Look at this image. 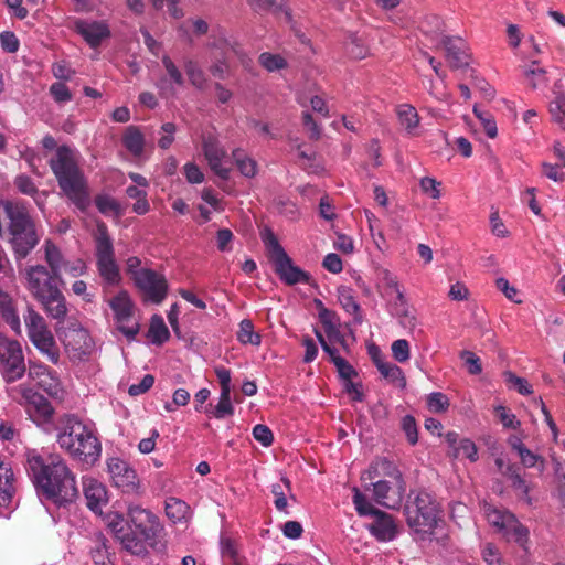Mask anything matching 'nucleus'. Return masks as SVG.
<instances>
[{
	"mask_svg": "<svg viewBox=\"0 0 565 565\" xmlns=\"http://www.w3.org/2000/svg\"><path fill=\"white\" fill-rule=\"evenodd\" d=\"M362 478L370 481L381 478H388L390 481L404 480L398 467L385 457L372 461Z\"/></svg>",
	"mask_w": 565,
	"mask_h": 565,
	"instance_id": "obj_21",
	"label": "nucleus"
},
{
	"mask_svg": "<svg viewBox=\"0 0 565 565\" xmlns=\"http://www.w3.org/2000/svg\"><path fill=\"white\" fill-rule=\"evenodd\" d=\"M45 374V376L38 381L39 386L43 388V391H45L50 396H58L62 392L60 379L56 376L53 370Z\"/></svg>",
	"mask_w": 565,
	"mask_h": 565,
	"instance_id": "obj_48",
	"label": "nucleus"
},
{
	"mask_svg": "<svg viewBox=\"0 0 565 565\" xmlns=\"http://www.w3.org/2000/svg\"><path fill=\"white\" fill-rule=\"evenodd\" d=\"M107 467L115 487L126 493H132L137 490V473L128 462L119 458H110Z\"/></svg>",
	"mask_w": 565,
	"mask_h": 565,
	"instance_id": "obj_19",
	"label": "nucleus"
},
{
	"mask_svg": "<svg viewBox=\"0 0 565 565\" xmlns=\"http://www.w3.org/2000/svg\"><path fill=\"white\" fill-rule=\"evenodd\" d=\"M183 66L191 85L200 90L204 89L207 79L200 64L193 58H186L183 62Z\"/></svg>",
	"mask_w": 565,
	"mask_h": 565,
	"instance_id": "obj_34",
	"label": "nucleus"
},
{
	"mask_svg": "<svg viewBox=\"0 0 565 565\" xmlns=\"http://www.w3.org/2000/svg\"><path fill=\"white\" fill-rule=\"evenodd\" d=\"M4 215L9 221V244L15 259H24L40 242L34 220L22 202L6 201Z\"/></svg>",
	"mask_w": 565,
	"mask_h": 565,
	"instance_id": "obj_5",
	"label": "nucleus"
},
{
	"mask_svg": "<svg viewBox=\"0 0 565 565\" xmlns=\"http://www.w3.org/2000/svg\"><path fill=\"white\" fill-rule=\"evenodd\" d=\"M99 230L100 235L96 239L97 269L105 281L117 285L120 281V274L115 260L113 243L104 224Z\"/></svg>",
	"mask_w": 565,
	"mask_h": 565,
	"instance_id": "obj_12",
	"label": "nucleus"
},
{
	"mask_svg": "<svg viewBox=\"0 0 565 565\" xmlns=\"http://www.w3.org/2000/svg\"><path fill=\"white\" fill-rule=\"evenodd\" d=\"M402 429L411 445H416L418 441V431L416 420L412 415H406L402 419Z\"/></svg>",
	"mask_w": 565,
	"mask_h": 565,
	"instance_id": "obj_55",
	"label": "nucleus"
},
{
	"mask_svg": "<svg viewBox=\"0 0 565 565\" xmlns=\"http://www.w3.org/2000/svg\"><path fill=\"white\" fill-rule=\"evenodd\" d=\"M166 514L173 523H180L186 520L190 507L183 500L169 498L166 501Z\"/></svg>",
	"mask_w": 565,
	"mask_h": 565,
	"instance_id": "obj_35",
	"label": "nucleus"
},
{
	"mask_svg": "<svg viewBox=\"0 0 565 565\" xmlns=\"http://www.w3.org/2000/svg\"><path fill=\"white\" fill-rule=\"evenodd\" d=\"M233 160L236 163L239 172L246 178H253L257 173V163L254 159L246 156L242 149H234L232 151Z\"/></svg>",
	"mask_w": 565,
	"mask_h": 565,
	"instance_id": "obj_38",
	"label": "nucleus"
},
{
	"mask_svg": "<svg viewBox=\"0 0 565 565\" xmlns=\"http://www.w3.org/2000/svg\"><path fill=\"white\" fill-rule=\"evenodd\" d=\"M136 286L154 303H161L167 296L168 282L157 271L142 268L135 274Z\"/></svg>",
	"mask_w": 565,
	"mask_h": 565,
	"instance_id": "obj_16",
	"label": "nucleus"
},
{
	"mask_svg": "<svg viewBox=\"0 0 565 565\" xmlns=\"http://www.w3.org/2000/svg\"><path fill=\"white\" fill-rule=\"evenodd\" d=\"M552 119L563 125L565 122V95H557L548 107Z\"/></svg>",
	"mask_w": 565,
	"mask_h": 565,
	"instance_id": "obj_52",
	"label": "nucleus"
},
{
	"mask_svg": "<svg viewBox=\"0 0 565 565\" xmlns=\"http://www.w3.org/2000/svg\"><path fill=\"white\" fill-rule=\"evenodd\" d=\"M507 383L511 384L520 394L530 395L532 393L531 385L523 377H519L512 372L504 373Z\"/></svg>",
	"mask_w": 565,
	"mask_h": 565,
	"instance_id": "obj_60",
	"label": "nucleus"
},
{
	"mask_svg": "<svg viewBox=\"0 0 565 565\" xmlns=\"http://www.w3.org/2000/svg\"><path fill=\"white\" fill-rule=\"evenodd\" d=\"M258 62L268 72L279 71L287 66V62L281 55L268 52L262 53Z\"/></svg>",
	"mask_w": 565,
	"mask_h": 565,
	"instance_id": "obj_47",
	"label": "nucleus"
},
{
	"mask_svg": "<svg viewBox=\"0 0 565 565\" xmlns=\"http://www.w3.org/2000/svg\"><path fill=\"white\" fill-rule=\"evenodd\" d=\"M512 447L518 451L521 462L526 468H533L539 466V470H544V459L535 454H533L525 445L516 440L512 444Z\"/></svg>",
	"mask_w": 565,
	"mask_h": 565,
	"instance_id": "obj_39",
	"label": "nucleus"
},
{
	"mask_svg": "<svg viewBox=\"0 0 565 565\" xmlns=\"http://www.w3.org/2000/svg\"><path fill=\"white\" fill-rule=\"evenodd\" d=\"M210 46L212 49H216L221 51V57L228 58L231 54L241 56L242 49L241 45L226 36V33L223 29H220L217 34L213 35V41Z\"/></svg>",
	"mask_w": 565,
	"mask_h": 565,
	"instance_id": "obj_30",
	"label": "nucleus"
},
{
	"mask_svg": "<svg viewBox=\"0 0 565 565\" xmlns=\"http://www.w3.org/2000/svg\"><path fill=\"white\" fill-rule=\"evenodd\" d=\"M0 43L3 51L15 53L19 50L20 42L17 35L10 31H3L0 34Z\"/></svg>",
	"mask_w": 565,
	"mask_h": 565,
	"instance_id": "obj_63",
	"label": "nucleus"
},
{
	"mask_svg": "<svg viewBox=\"0 0 565 565\" xmlns=\"http://www.w3.org/2000/svg\"><path fill=\"white\" fill-rule=\"evenodd\" d=\"M56 441L73 459L94 465L100 457L102 445L94 430L73 414L63 415L56 426Z\"/></svg>",
	"mask_w": 565,
	"mask_h": 565,
	"instance_id": "obj_4",
	"label": "nucleus"
},
{
	"mask_svg": "<svg viewBox=\"0 0 565 565\" xmlns=\"http://www.w3.org/2000/svg\"><path fill=\"white\" fill-rule=\"evenodd\" d=\"M122 143L125 148L135 157L142 154L145 149V137L140 129L136 126L126 128L122 136Z\"/></svg>",
	"mask_w": 565,
	"mask_h": 565,
	"instance_id": "obj_31",
	"label": "nucleus"
},
{
	"mask_svg": "<svg viewBox=\"0 0 565 565\" xmlns=\"http://www.w3.org/2000/svg\"><path fill=\"white\" fill-rule=\"evenodd\" d=\"M338 301L345 312L353 316L356 323L363 322V315L360 305L355 299V295L352 288L348 286H340L337 289Z\"/></svg>",
	"mask_w": 565,
	"mask_h": 565,
	"instance_id": "obj_26",
	"label": "nucleus"
},
{
	"mask_svg": "<svg viewBox=\"0 0 565 565\" xmlns=\"http://www.w3.org/2000/svg\"><path fill=\"white\" fill-rule=\"evenodd\" d=\"M129 532H135L136 536L147 546H151L158 552L166 550V545L158 541L163 531L159 518L152 512L140 508L139 505L128 507Z\"/></svg>",
	"mask_w": 565,
	"mask_h": 565,
	"instance_id": "obj_8",
	"label": "nucleus"
},
{
	"mask_svg": "<svg viewBox=\"0 0 565 565\" xmlns=\"http://www.w3.org/2000/svg\"><path fill=\"white\" fill-rule=\"evenodd\" d=\"M404 514L409 529L418 534H430L440 519V508L430 493L412 491L404 505Z\"/></svg>",
	"mask_w": 565,
	"mask_h": 565,
	"instance_id": "obj_6",
	"label": "nucleus"
},
{
	"mask_svg": "<svg viewBox=\"0 0 565 565\" xmlns=\"http://www.w3.org/2000/svg\"><path fill=\"white\" fill-rule=\"evenodd\" d=\"M460 358L468 366V372L472 375H478L482 372L481 360L471 351H462Z\"/></svg>",
	"mask_w": 565,
	"mask_h": 565,
	"instance_id": "obj_61",
	"label": "nucleus"
},
{
	"mask_svg": "<svg viewBox=\"0 0 565 565\" xmlns=\"http://www.w3.org/2000/svg\"><path fill=\"white\" fill-rule=\"evenodd\" d=\"M24 286L30 295L42 306L45 313L64 322L68 309L66 298L58 287L62 278L54 276L44 265H30L23 271Z\"/></svg>",
	"mask_w": 565,
	"mask_h": 565,
	"instance_id": "obj_3",
	"label": "nucleus"
},
{
	"mask_svg": "<svg viewBox=\"0 0 565 565\" xmlns=\"http://www.w3.org/2000/svg\"><path fill=\"white\" fill-rule=\"evenodd\" d=\"M482 558L488 565H500L502 561L498 547L492 543H487L483 546Z\"/></svg>",
	"mask_w": 565,
	"mask_h": 565,
	"instance_id": "obj_64",
	"label": "nucleus"
},
{
	"mask_svg": "<svg viewBox=\"0 0 565 565\" xmlns=\"http://www.w3.org/2000/svg\"><path fill=\"white\" fill-rule=\"evenodd\" d=\"M392 354L394 359L404 363L409 359V343L405 339H398L392 343Z\"/></svg>",
	"mask_w": 565,
	"mask_h": 565,
	"instance_id": "obj_56",
	"label": "nucleus"
},
{
	"mask_svg": "<svg viewBox=\"0 0 565 565\" xmlns=\"http://www.w3.org/2000/svg\"><path fill=\"white\" fill-rule=\"evenodd\" d=\"M30 341L46 361L55 365L58 364L60 349L51 330L30 338Z\"/></svg>",
	"mask_w": 565,
	"mask_h": 565,
	"instance_id": "obj_24",
	"label": "nucleus"
},
{
	"mask_svg": "<svg viewBox=\"0 0 565 565\" xmlns=\"http://www.w3.org/2000/svg\"><path fill=\"white\" fill-rule=\"evenodd\" d=\"M42 146L47 150L56 148L55 154L50 159L49 164L58 188L81 212H85L90 205V191L73 150L65 145L57 147L56 140L51 135L43 137Z\"/></svg>",
	"mask_w": 565,
	"mask_h": 565,
	"instance_id": "obj_2",
	"label": "nucleus"
},
{
	"mask_svg": "<svg viewBox=\"0 0 565 565\" xmlns=\"http://www.w3.org/2000/svg\"><path fill=\"white\" fill-rule=\"evenodd\" d=\"M148 335L151 339V342L157 345H161L169 340L170 332L161 316H152Z\"/></svg>",
	"mask_w": 565,
	"mask_h": 565,
	"instance_id": "obj_37",
	"label": "nucleus"
},
{
	"mask_svg": "<svg viewBox=\"0 0 565 565\" xmlns=\"http://www.w3.org/2000/svg\"><path fill=\"white\" fill-rule=\"evenodd\" d=\"M249 6L256 12H273L275 15L284 14L288 23L292 22L291 9L287 7V0H248Z\"/></svg>",
	"mask_w": 565,
	"mask_h": 565,
	"instance_id": "obj_27",
	"label": "nucleus"
},
{
	"mask_svg": "<svg viewBox=\"0 0 565 565\" xmlns=\"http://www.w3.org/2000/svg\"><path fill=\"white\" fill-rule=\"evenodd\" d=\"M83 491L87 507L95 513H102V508L108 501L106 487L96 479L84 478Z\"/></svg>",
	"mask_w": 565,
	"mask_h": 565,
	"instance_id": "obj_23",
	"label": "nucleus"
},
{
	"mask_svg": "<svg viewBox=\"0 0 565 565\" xmlns=\"http://www.w3.org/2000/svg\"><path fill=\"white\" fill-rule=\"evenodd\" d=\"M523 75L532 88H537L547 83L546 71L539 66L537 61H533L529 66H523Z\"/></svg>",
	"mask_w": 565,
	"mask_h": 565,
	"instance_id": "obj_42",
	"label": "nucleus"
},
{
	"mask_svg": "<svg viewBox=\"0 0 565 565\" xmlns=\"http://www.w3.org/2000/svg\"><path fill=\"white\" fill-rule=\"evenodd\" d=\"M44 260L47 264V269L54 276L62 278L63 266H65L66 258L64 257L60 247L51 239H45L43 244Z\"/></svg>",
	"mask_w": 565,
	"mask_h": 565,
	"instance_id": "obj_25",
	"label": "nucleus"
},
{
	"mask_svg": "<svg viewBox=\"0 0 565 565\" xmlns=\"http://www.w3.org/2000/svg\"><path fill=\"white\" fill-rule=\"evenodd\" d=\"M161 62L171 82L178 86H183L185 83L183 74L172 58L169 55H163Z\"/></svg>",
	"mask_w": 565,
	"mask_h": 565,
	"instance_id": "obj_51",
	"label": "nucleus"
},
{
	"mask_svg": "<svg viewBox=\"0 0 565 565\" xmlns=\"http://www.w3.org/2000/svg\"><path fill=\"white\" fill-rule=\"evenodd\" d=\"M427 405L431 412L443 413L447 411L449 406V399L445 394L440 392H435L428 395Z\"/></svg>",
	"mask_w": 565,
	"mask_h": 565,
	"instance_id": "obj_53",
	"label": "nucleus"
},
{
	"mask_svg": "<svg viewBox=\"0 0 565 565\" xmlns=\"http://www.w3.org/2000/svg\"><path fill=\"white\" fill-rule=\"evenodd\" d=\"M236 335L237 340L242 344H252L258 347L262 343V335L254 331L253 321L249 319H243L239 322V328Z\"/></svg>",
	"mask_w": 565,
	"mask_h": 565,
	"instance_id": "obj_40",
	"label": "nucleus"
},
{
	"mask_svg": "<svg viewBox=\"0 0 565 565\" xmlns=\"http://www.w3.org/2000/svg\"><path fill=\"white\" fill-rule=\"evenodd\" d=\"M371 484L373 487V498L377 504L387 509H397L402 504L406 491L405 480L379 479L373 480Z\"/></svg>",
	"mask_w": 565,
	"mask_h": 565,
	"instance_id": "obj_15",
	"label": "nucleus"
},
{
	"mask_svg": "<svg viewBox=\"0 0 565 565\" xmlns=\"http://www.w3.org/2000/svg\"><path fill=\"white\" fill-rule=\"evenodd\" d=\"M108 541L103 534H97L95 545L90 548L95 565H115V553L109 551Z\"/></svg>",
	"mask_w": 565,
	"mask_h": 565,
	"instance_id": "obj_29",
	"label": "nucleus"
},
{
	"mask_svg": "<svg viewBox=\"0 0 565 565\" xmlns=\"http://www.w3.org/2000/svg\"><path fill=\"white\" fill-rule=\"evenodd\" d=\"M23 320L29 339L50 330L44 318L38 311H35L32 306L26 307V311L23 313Z\"/></svg>",
	"mask_w": 565,
	"mask_h": 565,
	"instance_id": "obj_32",
	"label": "nucleus"
},
{
	"mask_svg": "<svg viewBox=\"0 0 565 565\" xmlns=\"http://www.w3.org/2000/svg\"><path fill=\"white\" fill-rule=\"evenodd\" d=\"M202 149L210 169L222 180H228L231 168L224 164L227 152L214 135L203 136Z\"/></svg>",
	"mask_w": 565,
	"mask_h": 565,
	"instance_id": "obj_18",
	"label": "nucleus"
},
{
	"mask_svg": "<svg viewBox=\"0 0 565 565\" xmlns=\"http://www.w3.org/2000/svg\"><path fill=\"white\" fill-rule=\"evenodd\" d=\"M398 120L401 126L412 132L419 124V117L415 107L411 105H402L397 110Z\"/></svg>",
	"mask_w": 565,
	"mask_h": 565,
	"instance_id": "obj_44",
	"label": "nucleus"
},
{
	"mask_svg": "<svg viewBox=\"0 0 565 565\" xmlns=\"http://www.w3.org/2000/svg\"><path fill=\"white\" fill-rule=\"evenodd\" d=\"M109 307L114 311L118 330L125 334L128 340L135 339L139 332V324L137 322L129 324L134 313V303L129 294L126 290L119 291L109 300Z\"/></svg>",
	"mask_w": 565,
	"mask_h": 565,
	"instance_id": "obj_14",
	"label": "nucleus"
},
{
	"mask_svg": "<svg viewBox=\"0 0 565 565\" xmlns=\"http://www.w3.org/2000/svg\"><path fill=\"white\" fill-rule=\"evenodd\" d=\"M253 436L264 447L270 446L274 441L273 431L266 425L257 424L253 428Z\"/></svg>",
	"mask_w": 565,
	"mask_h": 565,
	"instance_id": "obj_62",
	"label": "nucleus"
},
{
	"mask_svg": "<svg viewBox=\"0 0 565 565\" xmlns=\"http://www.w3.org/2000/svg\"><path fill=\"white\" fill-rule=\"evenodd\" d=\"M484 514L488 522L492 526L497 527L500 532H503L505 527H508V525L510 524V520L508 516H515L513 513L509 511L499 510L491 505L484 508Z\"/></svg>",
	"mask_w": 565,
	"mask_h": 565,
	"instance_id": "obj_41",
	"label": "nucleus"
},
{
	"mask_svg": "<svg viewBox=\"0 0 565 565\" xmlns=\"http://www.w3.org/2000/svg\"><path fill=\"white\" fill-rule=\"evenodd\" d=\"M103 520L126 552L140 558H146L149 555L148 548L136 536V533L129 532V520H126L124 514L110 511L104 515Z\"/></svg>",
	"mask_w": 565,
	"mask_h": 565,
	"instance_id": "obj_10",
	"label": "nucleus"
},
{
	"mask_svg": "<svg viewBox=\"0 0 565 565\" xmlns=\"http://www.w3.org/2000/svg\"><path fill=\"white\" fill-rule=\"evenodd\" d=\"M353 504L359 515L374 516V522L370 525V532L379 541L387 542L395 537L397 527L394 518L372 505L358 488H354Z\"/></svg>",
	"mask_w": 565,
	"mask_h": 565,
	"instance_id": "obj_9",
	"label": "nucleus"
},
{
	"mask_svg": "<svg viewBox=\"0 0 565 565\" xmlns=\"http://www.w3.org/2000/svg\"><path fill=\"white\" fill-rule=\"evenodd\" d=\"M234 414V407L231 402V393L221 392L217 405L213 408L212 415L217 419H223Z\"/></svg>",
	"mask_w": 565,
	"mask_h": 565,
	"instance_id": "obj_50",
	"label": "nucleus"
},
{
	"mask_svg": "<svg viewBox=\"0 0 565 565\" xmlns=\"http://www.w3.org/2000/svg\"><path fill=\"white\" fill-rule=\"evenodd\" d=\"M13 392L19 395V397L14 396L19 403L28 404L29 414L36 416V420L49 422L52 418L54 408L43 395L25 385H19L13 388Z\"/></svg>",
	"mask_w": 565,
	"mask_h": 565,
	"instance_id": "obj_17",
	"label": "nucleus"
},
{
	"mask_svg": "<svg viewBox=\"0 0 565 565\" xmlns=\"http://www.w3.org/2000/svg\"><path fill=\"white\" fill-rule=\"evenodd\" d=\"M14 185L22 194L34 196L38 193V188L32 179L25 174H20L14 179Z\"/></svg>",
	"mask_w": 565,
	"mask_h": 565,
	"instance_id": "obj_57",
	"label": "nucleus"
},
{
	"mask_svg": "<svg viewBox=\"0 0 565 565\" xmlns=\"http://www.w3.org/2000/svg\"><path fill=\"white\" fill-rule=\"evenodd\" d=\"M503 475L508 477L511 481L512 488L519 490L523 495L527 497L530 492V487L527 486L525 479L520 473V467L515 463L508 465Z\"/></svg>",
	"mask_w": 565,
	"mask_h": 565,
	"instance_id": "obj_45",
	"label": "nucleus"
},
{
	"mask_svg": "<svg viewBox=\"0 0 565 565\" xmlns=\"http://www.w3.org/2000/svg\"><path fill=\"white\" fill-rule=\"evenodd\" d=\"M333 364L335 365L338 373L343 381L347 382L352 380L354 376H358L354 367L342 356H334Z\"/></svg>",
	"mask_w": 565,
	"mask_h": 565,
	"instance_id": "obj_54",
	"label": "nucleus"
},
{
	"mask_svg": "<svg viewBox=\"0 0 565 565\" xmlns=\"http://www.w3.org/2000/svg\"><path fill=\"white\" fill-rule=\"evenodd\" d=\"M50 93L56 103H66L73 98L71 90L62 82L53 83L50 87Z\"/></svg>",
	"mask_w": 565,
	"mask_h": 565,
	"instance_id": "obj_59",
	"label": "nucleus"
},
{
	"mask_svg": "<svg viewBox=\"0 0 565 565\" xmlns=\"http://www.w3.org/2000/svg\"><path fill=\"white\" fill-rule=\"evenodd\" d=\"M57 334L71 359L83 360L89 355L92 339L87 330L77 321H71L67 326L58 328Z\"/></svg>",
	"mask_w": 565,
	"mask_h": 565,
	"instance_id": "obj_11",
	"label": "nucleus"
},
{
	"mask_svg": "<svg viewBox=\"0 0 565 565\" xmlns=\"http://www.w3.org/2000/svg\"><path fill=\"white\" fill-rule=\"evenodd\" d=\"M0 315L6 320V322L11 327V329L20 334L21 333V323L19 315L13 306V300L9 294L2 291L0 289Z\"/></svg>",
	"mask_w": 565,
	"mask_h": 565,
	"instance_id": "obj_28",
	"label": "nucleus"
},
{
	"mask_svg": "<svg viewBox=\"0 0 565 565\" xmlns=\"http://www.w3.org/2000/svg\"><path fill=\"white\" fill-rule=\"evenodd\" d=\"M0 362L8 383L20 380L25 373L21 344L15 340L0 338Z\"/></svg>",
	"mask_w": 565,
	"mask_h": 565,
	"instance_id": "obj_13",
	"label": "nucleus"
},
{
	"mask_svg": "<svg viewBox=\"0 0 565 565\" xmlns=\"http://www.w3.org/2000/svg\"><path fill=\"white\" fill-rule=\"evenodd\" d=\"M95 205L97 210L104 215L121 216L122 210L120 204L108 194H97L95 196Z\"/></svg>",
	"mask_w": 565,
	"mask_h": 565,
	"instance_id": "obj_43",
	"label": "nucleus"
},
{
	"mask_svg": "<svg viewBox=\"0 0 565 565\" xmlns=\"http://www.w3.org/2000/svg\"><path fill=\"white\" fill-rule=\"evenodd\" d=\"M28 472L41 498L62 505L78 497L75 475L57 455L50 456L47 460L39 455H30Z\"/></svg>",
	"mask_w": 565,
	"mask_h": 565,
	"instance_id": "obj_1",
	"label": "nucleus"
},
{
	"mask_svg": "<svg viewBox=\"0 0 565 565\" xmlns=\"http://www.w3.org/2000/svg\"><path fill=\"white\" fill-rule=\"evenodd\" d=\"M75 31L83 36L90 47H97L100 43L110 36V30L105 22H87L76 20L74 22Z\"/></svg>",
	"mask_w": 565,
	"mask_h": 565,
	"instance_id": "obj_20",
	"label": "nucleus"
},
{
	"mask_svg": "<svg viewBox=\"0 0 565 565\" xmlns=\"http://www.w3.org/2000/svg\"><path fill=\"white\" fill-rule=\"evenodd\" d=\"M263 242L267 248L268 257L274 266L275 274L285 285L294 286L297 284H311V275L294 264L290 256L286 253L270 230H267L263 235Z\"/></svg>",
	"mask_w": 565,
	"mask_h": 565,
	"instance_id": "obj_7",
	"label": "nucleus"
},
{
	"mask_svg": "<svg viewBox=\"0 0 565 565\" xmlns=\"http://www.w3.org/2000/svg\"><path fill=\"white\" fill-rule=\"evenodd\" d=\"M510 524L503 531V534L509 541H513L521 547L525 548L529 542L530 532L515 516H508Z\"/></svg>",
	"mask_w": 565,
	"mask_h": 565,
	"instance_id": "obj_33",
	"label": "nucleus"
},
{
	"mask_svg": "<svg viewBox=\"0 0 565 565\" xmlns=\"http://www.w3.org/2000/svg\"><path fill=\"white\" fill-rule=\"evenodd\" d=\"M441 44L446 51V58L450 67L462 68L469 65L470 57L462 39L444 36Z\"/></svg>",
	"mask_w": 565,
	"mask_h": 565,
	"instance_id": "obj_22",
	"label": "nucleus"
},
{
	"mask_svg": "<svg viewBox=\"0 0 565 565\" xmlns=\"http://www.w3.org/2000/svg\"><path fill=\"white\" fill-rule=\"evenodd\" d=\"M374 361L379 372L384 379L402 387L405 386L406 380L399 366L394 363L381 361L379 359H375Z\"/></svg>",
	"mask_w": 565,
	"mask_h": 565,
	"instance_id": "obj_36",
	"label": "nucleus"
},
{
	"mask_svg": "<svg viewBox=\"0 0 565 565\" xmlns=\"http://www.w3.org/2000/svg\"><path fill=\"white\" fill-rule=\"evenodd\" d=\"M473 113L476 117L481 121L486 135L491 139L495 138L498 135V129L493 116L488 111L479 109L478 106L473 107Z\"/></svg>",
	"mask_w": 565,
	"mask_h": 565,
	"instance_id": "obj_49",
	"label": "nucleus"
},
{
	"mask_svg": "<svg viewBox=\"0 0 565 565\" xmlns=\"http://www.w3.org/2000/svg\"><path fill=\"white\" fill-rule=\"evenodd\" d=\"M319 319L323 326L326 333L329 337H331L333 333L338 332L340 320H339L338 315L334 311L329 310L324 307H321V309L319 310Z\"/></svg>",
	"mask_w": 565,
	"mask_h": 565,
	"instance_id": "obj_46",
	"label": "nucleus"
},
{
	"mask_svg": "<svg viewBox=\"0 0 565 565\" xmlns=\"http://www.w3.org/2000/svg\"><path fill=\"white\" fill-rule=\"evenodd\" d=\"M422 191L430 196L431 199H439L440 198V185L441 183L438 182L435 178L430 177H424L422 178L419 182Z\"/></svg>",
	"mask_w": 565,
	"mask_h": 565,
	"instance_id": "obj_58",
	"label": "nucleus"
}]
</instances>
